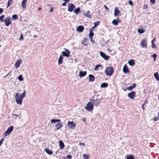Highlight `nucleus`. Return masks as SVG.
I'll return each mask as SVG.
<instances>
[{
  "label": "nucleus",
  "mask_w": 159,
  "mask_h": 159,
  "mask_svg": "<svg viewBox=\"0 0 159 159\" xmlns=\"http://www.w3.org/2000/svg\"><path fill=\"white\" fill-rule=\"evenodd\" d=\"M25 90H24L22 94L18 93H16L15 96V101L16 103L19 105H20L22 102L23 98L25 96Z\"/></svg>",
  "instance_id": "1"
},
{
  "label": "nucleus",
  "mask_w": 159,
  "mask_h": 159,
  "mask_svg": "<svg viewBox=\"0 0 159 159\" xmlns=\"http://www.w3.org/2000/svg\"><path fill=\"white\" fill-rule=\"evenodd\" d=\"M13 126L12 125H11L8 127L6 131L2 134L3 136L6 137L9 136L13 131Z\"/></svg>",
  "instance_id": "2"
},
{
  "label": "nucleus",
  "mask_w": 159,
  "mask_h": 159,
  "mask_svg": "<svg viewBox=\"0 0 159 159\" xmlns=\"http://www.w3.org/2000/svg\"><path fill=\"white\" fill-rule=\"evenodd\" d=\"M114 72V69L111 66L107 67L105 70L106 74L108 76H111L113 74Z\"/></svg>",
  "instance_id": "3"
},
{
  "label": "nucleus",
  "mask_w": 159,
  "mask_h": 159,
  "mask_svg": "<svg viewBox=\"0 0 159 159\" xmlns=\"http://www.w3.org/2000/svg\"><path fill=\"white\" fill-rule=\"evenodd\" d=\"M93 108V105L90 101L87 103L84 109L87 111L89 112L92 111Z\"/></svg>",
  "instance_id": "4"
},
{
  "label": "nucleus",
  "mask_w": 159,
  "mask_h": 159,
  "mask_svg": "<svg viewBox=\"0 0 159 159\" xmlns=\"http://www.w3.org/2000/svg\"><path fill=\"white\" fill-rule=\"evenodd\" d=\"M67 125L68 129H74L76 126L75 124L73 121H68Z\"/></svg>",
  "instance_id": "5"
},
{
  "label": "nucleus",
  "mask_w": 159,
  "mask_h": 159,
  "mask_svg": "<svg viewBox=\"0 0 159 159\" xmlns=\"http://www.w3.org/2000/svg\"><path fill=\"white\" fill-rule=\"evenodd\" d=\"M63 50L64 51H63L61 52L62 55L63 56L67 57H69L70 53V51L68 49L66 48H64Z\"/></svg>",
  "instance_id": "6"
},
{
  "label": "nucleus",
  "mask_w": 159,
  "mask_h": 159,
  "mask_svg": "<svg viewBox=\"0 0 159 159\" xmlns=\"http://www.w3.org/2000/svg\"><path fill=\"white\" fill-rule=\"evenodd\" d=\"M5 25L6 26H8L11 24V21L10 18L9 16H7L3 20Z\"/></svg>",
  "instance_id": "7"
},
{
  "label": "nucleus",
  "mask_w": 159,
  "mask_h": 159,
  "mask_svg": "<svg viewBox=\"0 0 159 159\" xmlns=\"http://www.w3.org/2000/svg\"><path fill=\"white\" fill-rule=\"evenodd\" d=\"M100 101V99L98 100V98H96L95 99H89V101L91 102H92L93 103V104L95 106H97L98 105Z\"/></svg>",
  "instance_id": "8"
},
{
  "label": "nucleus",
  "mask_w": 159,
  "mask_h": 159,
  "mask_svg": "<svg viewBox=\"0 0 159 159\" xmlns=\"http://www.w3.org/2000/svg\"><path fill=\"white\" fill-rule=\"evenodd\" d=\"M67 7V10L69 12H72L75 8V6L72 4H69L68 5Z\"/></svg>",
  "instance_id": "9"
},
{
  "label": "nucleus",
  "mask_w": 159,
  "mask_h": 159,
  "mask_svg": "<svg viewBox=\"0 0 159 159\" xmlns=\"http://www.w3.org/2000/svg\"><path fill=\"white\" fill-rule=\"evenodd\" d=\"M99 54L101 57L103 58L105 60H108L109 59V57L106 55V54L103 52H100Z\"/></svg>",
  "instance_id": "10"
},
{
  "label": "nucleus",
  "mask_w": 159,
  "mask_h": 159,
  "mask_svg": "<svg viewBox=\"0 0 159 159\" xmlns=\"http://www.w3.org/2000/svg\"><path fill=\"white\" fill-rule=\"evenodd\" d=\"M135 96V92L134 91H132L129 93L128 94V98L131 99H133Z\"/></svg>",
  "instance_id": "11"
},
{
  "label": "nucleus",
  "mask_w": 159,
  "mask_h": 159,
  "mask_svg": "<svg viewBox=\"0 0 159 159\" xmlns=\"http://www.w3.org/2000/svg\"><path fill=\"white\" fill-rule=\"evenodd\" d=\"M63 126V124L61 122H59L57 124L55 125V127L56 130H58Z\"/></svg>",
  "instance_id": "12"
},
{
  "label": "nucleus",
  "mask_w": 159,
  "mask_h": 159,
  "mask_svg": "<svg viewBox=\"0 0 159 159\" xmlns=\"http://www.w3.org/2000/svg\"><path fill=\"white\" fill-rule=\"evenodd\" d=\"M21 61V59H19L15 62L14 66L16 69H17L20 66Z\"/></svg>",
  "instance_id": "13"
},
{
  "label": "nucleus",
  "mask_w": 159,
  "mask_h": 159,
  "mask_svg": "<svg viewBox=\"0 0 159 159\" xmlns=\"http://www.w3.org/2000/svg\"><path fill=\"white\" fill-rule=\"evenodd\" d=\"M122 71L125 74L129 73V70L128 69V67L126 65H124L122 69Z\"/></svg>",
  "instance_id": "14"
},
{
  "label": "nucleus",
  "mask_w": 159,
  "mask_h": 159,
  "mask_svg": "<svg viewBox=\"0 0 159 159\" xmlns=\"http://www.w3.org/2000/svg\"><path fill=\"white\" fill-rule=\"evenodd\" d=\"M120 13V11L117 7H115L114 8V15L116 16H118Z\"/></svg>",
  "instance_id": "15"
},
{
  "label": "nucleus",
  "mask_w": 159,
  "mask_h": 159,
  "mask_svg": "<svg viewBox=\"0 0 159 159\" xmlns=\"http://www.w3.org/2000/svg\"><path fill=\"white\" fill-rule=\"evenodd\" d=\"M58 144L60 149L61 150L63 149L65 147L64 144L63 142L61 140H59Z\"/></svg>",
  "instance_id": "16"
},
{
  "label": "nucleus",
  "mask_w": 159,
  "mask_h": 159,
  "mask_svg": "<svg viewBox=\"0 0 159 159\" xmlns=\"http://www.w3.org/2000/svg\"><path fill=\"white\" fill-rule=\"evenodd\" d=\"M84 29V27L82 25L78 26L76 29V30L79 32H82Z\"/></svg>",
  "instance_id": "17"
},
{
  "label": "nucleus",
  "mask_w": 159,
  "mask_h": 159,
  "mask_svg": "<svg viewBox=\"0 0 159 159\" xmlns=\"http://www.w3.org/2000/svg\"><path fill=\"white\" fill-rule=\"evenodd\" d=\"M86 74L87 72L86 71H80L79 72V75L80 78H82L86 75Z\"/></svg>",
  "instance_id": "18"
},
{
  "label": "nucleus",
  "mask_w": 159,
  "mask_h": 159,
  "mask_svg": "<svg viewBox=\"0 0 159 159\" xmlns=\"http://www.w3.org/2000/svg\"><path fill=\"white\" fill-rule=\"evenodd\" d=\"M44 150L45 152L48 155H51L53 153L52 151L48 148H45Z\"/></svg>",
  "instance_id": "19"
},
{
  "label": "nucleus",
  "mask_w": 159,
  "mask_h": 159,
  "mask_svg": "<svg viewBox=\"0 0 159 159\" xmlns=\"http://www.w3.org/2000/svg\"><path fill=\"white\" fill-rule=\"evenodd\" d=\"M141 44L143 48H146L147 45V40L145 39H143L141 42Z\"/></svg>",
  "instance_id": "20"
},
{
  "label": "nucleus",
  "mask_w": 159,
  "mask_h": 159,
  "mask_svg": "<svg viewBox=\"0 0 159 159\" xmlns=\"http://www.w3.org/2000/svg\"><path fill=\"white\" fill-rule=\"evenodd\" d=\"M27 1V0H22L21 2V7L23 9H25L26 8V3Z\"/></svg>",
  "instance_id": "21"
},
{
  "label": "nucleus",
  "mask_w": 159,
  "mask_h": 159,
  "mask_svg": "<svg viewBox=\"0 0 159 159\" xmlns=\"http://www.w3.org/2000/svg\"><path fill=\"white\" fill-rule=\"evenodd\" d=\"M89 82H93L95 78L94 76L91 74L89 75Z\"/></svg>",
  "instance_id": "22"
},
{
  "label": "nucleus",
  "mask_w": 159,
  "mask_h": 159,
  "mask_svg": "<svg viewBox=\"0 0 159 159\" xmlns=\"http://www.w3.org/2000/svg\"><path fill=\"white\" fill-rule=\"evenodd\" d=\"M128 63L129 65L132 67L134 65V61L133 59H130L128 61Z\"/></svg>",
  "instance_id": "23"
},
{
  "label": "nucleus",
  "mask_w": 159,
  "mask_h": 159,
  "mask_svg": "<svg viewBox=\"0 0 159 159\" xmlns=\"http://www.w3.org/2000/svg\"><path fill=\"white\" fill-rule=\"evenodd\" d=\"M63 57L62 56L60 55L58 60V64L60 65L62 63Z\"/></svg>",
  "instance_id": "24"
},
{
  "label": "nucleus",
  "mask_w": 159,
  "mask_h": 159,
  "mask_svg": "<svg viewBox=\"0 0 159 159\" xmlns=\"http://www.w3.org/2000/svg\"><path fill=\"white\" fill-rule=\"evenodd\" d=\"M81 43L85 46H87L88 44L87 40L86 38L84 39L82 41Z\"/></svg>",
  "instance_id": "25"
},
{
  "label": "nucleus",
  "mask_w": 159,
  "mask_h": 159,
  "mask_svg": "<svg viewBox=\"0 0 159 159\" xmlns=\"http://www.w3.org/2000/svg\"><path fill=\"white\" fill-rule=\"evenodd\" d=\"M137 31L138 33L142 34L145 32V30L143 28H139L138 29Z\"/></svg>",
  "instance_id": "26"
},
{
  "label": "nucleus",
  "mask_w": 159,
  "mask_h": 159,
  "mask_svg": "<svg viewBox=\"0 0 159 159\" xmlns=\"http://www.w3.org/2000/svg\"><path fill=\"white\" fill-rule=\"evenodd\" d=\"M135 84H133L132 85L130 86H129L127 88V89L128 91H130L132 90V89H134L135 87Z\"/></svg>",
  "instance_id": "27"
},
{
  "label": "nucleus",
  "mask_w": 159,
  "mask_h": 159,
  "mask_svg": "<svg viewBox=\"0 0 159 159\" xmlns=\"http://www.w3.org/2000/svg\"><path fill=\"white\" fill-rule=\"evenodd\" d=\"M92 29H91L89 30V39L93 38V34L92 32Z\"/></svg>",
  "instance_id": "28"
},
{
  "label": "nucleus",
  "mask_w": 159,
  "mask_h": 159,
  "mask_svg": "<svg viewBox=\"0 0 159 159\" xmlns=\"http://www.w3.org/2000/svg\"><path fill=\"white\" fill-rule=\"evenodd\" d=\"M108 84L106 83H103L101 84L100 87L101 88H106L108 86Z\"/></svg>",
  "instance_id": "29"
},
{
  "label": "nucleus",
  "mask_w": 159,
  "mask_h": 159,
  "mask_svg": "<svg viewBox=\"0 0 159 159\" xmlns=\"http://www.w3.org/2000/svg\"><path fill=\"white\" fill-rule=\"evenodd\" d=\"M154 76L156 80L159 81V74L157 72L155 73L154 74Z\"/></svg>",
  "instance_id": "30"
},
{
  "label": "nucleus",
  "mask_w": 159,
  "mask_h": 159,
  "mask_svg": "<svg viewBox=\"0 0 159 159\" xmlns=\"http://www.w3.org/2000/svg\"><path fill=\"white\" fill-rule=\"evenodd\" d=\"M118 20V18H117L116 19H114L112 21V23L115 25H116L118 24L117 20Z\"/></svg>",
  "instance_id": "31"
},
{
  "label": "nucleus",
  "mask_w": 159,
  "mask_h": 159,
  "mask_svg": "<svg viewBox=\"0 0 159 159\" xmlns=\"http://www.w3.org/2000/svg\"><path fill=\"white\" fill-rule=\"evenodd\" d=\"M60 121V119H51L50 120V122L52 123H53L55 122H59Z\"/></svg>",
  "instance_id": "32"
},
{
  "label": "nucleus",
  "mask_w": 159,
  "mask_h": 159,
  "mask_svg": "<svg viewBox=\"0 0 159 159\" xmlns=\"http://www.w3.org/2000/svg\"><path fill=\"white\" fill-rule=\"evenodd\" d=\"M83 14L86 17L90 18V16L89 14V11H87L86 12H84Z\"/></svg>",
  "instance_id": "33"
},
{
  "label": "nucleus",
  "mask_w": 159,
  "mask_h": 159,
  "mask_svg": "<svg viewBox=\"0 0 159 159\" xmlns=\"http://www.w3.org/2000/svg\"><path fill=\"white\" fill-rule=\"evenodd\" d=\"M80 7H77V8L74 10V12L76 15H77L80 12Z\"/></svg>",
  "instance_id": "34"
},
{
  "label": "nucleus",
  "mask_w": 159,
  "mask_h": 159,
  "mask_svg": "<svg viewBox=\"0 0 159 159\" xmlns=\"http://www.w3.org/2000/svg\"><path fill=\"white\" fill-rule=\"evenodd\" d=\"M17 79L19 81H23L24 80L22 76L21 75H19L17 78Z\"/></svg>",
  "instance_id": "35"
},
{
  "label": "nucleus",
  "mask_w": 159,
  "mask_h": 159,
  "mask_svg": "<svg viewBox=\"0 0 159 159\" xmlns=\"http://www.w3.org/2000/svg\"><path fill=\"white\" fill-rule=\"evenodd\" d=\"M82 156L83 157V159H89V156L88 154H83Z\"/></svg>",
  "instance_id": "36"
},
{
  "label": "nucleus",
  "mask_w": 159,
  "mask_h": 159,
  "mask_svg": "<svg viewBox=\"0 0 159 159\" xmlns=\"http://www.w3.org/2000/svg\"><path fill=\"white\" fill-rule=\"evenodd\" d=\"M126 159H134V158L132 155H129L127 156Z\"/></svg>",
  "instance_id": "37"
},
{
  "label": "nucleus",
  "mask_w": 159,
  "mask_h": 159,
  "mask_svg": "<svg viewBox=\"0 0 159 159\" xmlns=\"http://www.w3.org/2000/svg\"><path fill=\"white\" fill-rule=\"evenodd\" d=\"M100 67H102V66L101 65L98 64L96 65L94 68V70H97L98 68Z\"/></svg>",
  "instance_id": "38"
},
{
  "label": "nucleus",
  "mask_w": 159,
  "mask_h": 159,
  "mask_svg": "<svg viewBox=\"0 0 159 159\" xmlns=\"http://www.w3.org/2000/svg\"><path fill=\"white\" fill-rule=\"evenodd\" d=\"M12 18L13 20H17L18 19V17L16 15L14 14L12 16Z\"/></svg>",
  "instance_id": "39"
},
{
  "label": "nucleus",
  "mask_w": 159,
  "mask_h": 159,
  "mask_svg": "<svg viewBox=\"0 0 159 159\" xmlns=\"http://www.w3.org/2000/svg\"><path fill=\"white\" fill-rule=\"evenodd\" d=\"M99 21H98L95 22L94 23V27H96L99 25Z\"/></svg>",
  "instance_id": "40"
},
{
  "label": "nucleus",
  "mask_w": 159,
  "mask_h": 159,
  "mask_svg": "<svg viewBox=\"0 0 159 159\" xmlns=\"http://www.w3.org/2000/svg\"><path fill=\"white\" fill-rule=\"evenodd\" d=\"M4 16L3 15H2L0 16V21L1 22H2L3 21V19L4 18Z\"/></svg>",
  "instance_id": "41"
},
{
  "label": "nucleus",
  "mask_w": 159,
  "mask_h": 159,
  "mask_svg": "<svg viewBox=\"0 0 159 159\" xmlns=\"http://www.w3.org/2000/svg\"><path fill=\"white\" fill-rule=\"evenodd\" d=\"M89 39L91 43L93 44L95 43V41L93 40V38Z\"/></svg>",
  "instance_id": "42"
},
{
  "label": "nucleus",
  "mask_w": 159,
  "mask_h": 159,
  "mask_svg": "<svg viewBox=\"0 0 159 159\" xmlns=\"http://www.w3.org/2000/svg\"><path fill=\"white\" fill-rule=\"evenodd\" d=\"M152 47L153 48H156V45L154 43H152Z\"/></svg>",
  "instance_id": "43"
},
{
  "label": "nucleus",
  "mask_w": 159,
  "mask_h": 159,
  "mask_svg": "<svg viewBox=\"0 0 159 159\" xmlns=\"http://www.w3.org/2000/svg\"><path fill=\"white\" fill-rule=\"evenodd\" d=\"M150 2L152 4H154L156 2L155 0H150Z\"/></svg>",
  "instance_id": "44"
},
{
  "label": "nucleus",
  "mask_w": 159,
  "mask_h": 159,
  "mask_svg": "<svg viewBox=\"0 0 159 159\" xmlns=\"http://www.w3.org/2000/svg\"><path fill=\"white\" fill-rule=\"evenodd\" d=\"M157 57V55L156 54H153L152 55V57L154 58V61L156 60Z\"/></svg>",
  "instance_id": "45"
},
{
  "label": "nucleus",
  "mask_w": 159,
  "mask_h": 159,
  "mask_svg": "<svg viewBox=\"0 0 159 159\" xmlns=\"http://www.w3.org/2000/svg\"><path fill=\"white\" fill-rule=\"evenodd\" d=\"M23 35L22 34H21L20 35V37L19 39V40H23Z\"/></svg>",
  "instance_id": "46"
},
{
  "label": "nucleus",
  "mask_w": 159,
  "mask_h": 159,
  "mask_svg": "<svg viewBox=\"0 0 159 159\" xmlns=\"http://www.w3.org/2000/svg\"><path fill=\"white\" fill-rule=\"evenodd\" d=\"M159 120L158 118L157 117H155L153 119V121H157Z\"/></svg>",
  "instance_id": "47"
},
{
  "label": "nucleus",
  "mask_w": 159,
  "mask_h": 159,
  "mask_svg": "<svg viewBox=\"0 0 159 159\" xmlns=\"http://www.w3.org/2000/svg\"><path fill=\"white\" fill-rule=\"evenodd\" d=\"M128 3H129V4L131 6H133V4L132 2L130 0L129 1Z\"/></svg>",
  "instance_id": "48"
},
{
  "label": "nucleus",
  "mask_w": 159,
  "mask_h": 159,
  "mask_svg": "<svg viewBox=\"0 0 159 159\" xmlns=\"http://www.w3.org/2000/svg\"><path fill=\"white\" fill-rule=\"evenodd\" d=\"M104 6L106 10L107 11V12L109 11V9L108 7H107L105 5H104Z\"/></svg>",
  "instance_id": "49"
},
{
  "label": "nucleus",
  "mask_w": 159,
  "mask_h": 159,
  "mask_svg": "<svg viewBox=\"0 0 159 159\" xmlns=\"http://www.w3.org/2000/svg\"><path fill=\"white\" fill-rule=\"evenodd\" d=\"M66 158L68 159H71V156L70 155H67L66 156Z\"/></svg>",
  "instance_id": "50"
},
{
  "label": "nucleus",
  "mask_w": 159,
  "mask_h": 159,
  "mask_svg": "<svg viewBox=\"0 0 159 159\" xmlns=\"http://www.w3.org/2000/svg\"><path fill=\"white\" fill-rule=\"evenodd\" d=\"M4 139L3 138H2L0 140V146L2 144V142H3L4 140Z\"/></svg>",
  "instance_id": "51"
},
{
  "label": "nucleus",
  "mask_w": 159,
  "mask_h": 159,
  "mask_svg": "<svg viewBox=\"0 0 159 159\" xmlns=\"http://www.w3.org/2000/svg\"><path fill=\"white\" fill-rule=\"evenodd\" d=\"M11 1H12V0H8L7 4V7H8V6H9V5H10V2H11Z\"/></svg>",
  "instance_id": "52"
},
{
  "label": "nucleus",
  "mask_w": 159,
  "mask_h": 159,
  "mask_svg": "<svg viewBox=\"0 0 159 159\" xmlns=\"http://www.w3.org/2000/svg\"><path fill=\"white\" fill-rule=\"evenodd\" d=\"M50 11L51 12H52L53 11V8L52 7H51L50 8Z\"/></svg>",
  "instance_id": "53"
},
{
  "label": "nucleus",
  "mask_w": 159,
  "mask_h": 159,
  "mask_svg": "<svg viewBox=\"0 0 159 159\" xmlns=\"http://www.w3.org/2000/svg\"><path fill=\"white\" fill-rule=\"evenodd\" d=\"M79 144H80V145H81V146H85V144L84 143H79Z\"/></svg>",
  "instance_id": "54"
},
{
  "label": "nucleus",
  "mask_w": 159,
  "mask_h": 159,
  "mask_svg": "<svg viewBox=\"0 0 159 159\" xmlns=\"http://www.w3.org/2000/svg\"><path fill=\"white\" fill-rule=\"evenodd\" d=\"M3 11V9L2 8H0V14H1Z\"/></svg>",
  "instance_id": "55"
},
{
  "label": "nucleus",
  "mask_w": 159,
  "mask_h": 159,
  "mask_svg": "<svg viewBox=\"0 0 159 159\" xmlns=\"http://www.w3.org/2000/svg\"><path fill=\"white\" fill-rule=\"evenodd\" d=\"M66 2H65L63 3L62 4V5L63 6H66Z\"/></svg>",
  "instance_id": "56"
},
{
  "label": "nucleus",
  "mask_w": 159,
  "mask_h": 159,
  "mask_svg": "<svg viewBox=\"0 0 159 159\" xmlns=\"http://www.w3.org/2000/svg\"><path fill=\"white\" fill-rule=\"evenodd\" d=\"M155 41H156L155 39H154L152 40V41L151 42L152 43H154V42Z\"/></svg>",
  "instance_id": "57"
},
{
  "label": "nucleus",
  "mask_w": 159,
  "mask_h": 159,
  "mask_svg": "<svg viewBox=\"0 0 159 159\" xmlns=\"http://www.w3.org/2000/svg\"><path fill=\"white\" fill-rule=\"evenodd\" d=\"M142 108L143 109V110H145V108L144 107V105L143 104L142 105Z\"/></svg>",
  "instance_id": "58"
},
{
  "label": "nucleus",
  "mask_w": 159,
  "mask_h": 159,
  "mask_svg": "<svg viewBox=\"0 0 159 159\" xmlns=\"http://www.w3.org/2000/svg\"><path fill=\"white\" fill-rule=\"evenodd\" d=\"M70 0H63L64 1L66 2H68Z\"/></svg>",
  "instance_id": "59"
},
{
  "label": "nucleus",
  "mask_w": 159,
  "mask_h": 159,
  "mask_svg": "<svg viewBox=\"0 0 159 159\" xmlns=\"http://www.w3.org/2000/svg\"><path fill=\"white\" fill-rule=\"evenodd\" d=\"M107 51H108L109 52H111V50H110V49H107Z\"/></svg>",
  "instance_id": "60"
},
{
  "label": "nucleus",
  "mask_w": 159,
  "mask_h": 159,
  "mask_svg": "<svg viewBox=\"0 0 159 159\" xmlns=\"http://www.w3.org/2000/svg\"><path fill=\"white\" fill-rule=\"evenodd\" d=\"M41 9V8L40 7H39L38 8V10L39 11V10H40Z\"/></svg>",
  "instance_id": "61"
},
{
  "label": "nucleus",
  "mask_w": 159,
  "mask_h": 159,
  "mask_svg": "<svg viewBox=\"0 0 159 159\" xmlns=\"http://www.w3.org/2000/svg\"><path fill=\"white\" fill-rule=\"evenodd\" d=\"M158 116L159 117V111H158Z\"/></svg>",
  "instance_id": "62"
},
{
  "label": "nucleus",
  "mask_w": 159,
  "mask_h": 159,
  "mask_svg": "<svg viewBox=\"0 0 159 159\" xmlns=\"http://www.w3.org/2000/svg\"><path fill=\"white\" fill-rule=\"evenodd\" d=\"M9 74V73H8V74H7V75L6 76H7Z\"/></svg>",
  "instance_id": "63"
},
{
  "label": "nucleus",
  "mask_w": 159,
  "mask_h": 159,
  "mask_svg": "<svg viewBox=\"0 0 159 159\" xmlns=\"http://www.w3.org/2000/svg\"><path fill=\"white\" fill-rule=\"evenodd\" d=\"M123 90L124 91H126V90L125 89H123Z\"/></svg>",
  "instance_id": "64"
}]
</instances>
